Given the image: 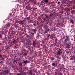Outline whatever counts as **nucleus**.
Returning <instances> with one entry per match:
<instances>
[{
    "mask_svg": "<svg viewBox=\"0 0 75 75\" xmlns=\"http://www.w3.org/2000/svg\"><path fill=\"white\" fill-rule=\"evenodd\" d=\"M73 2L72 1L68 0L67 2V7H69L70 9H72V5Z\"/></svg>",
    "mask_w": 75,
    "mask_h": 75,
    "instance_id": "1",
    "label": "nucleus"
},
{
    "mask_svg": "<svg viewBox=\"0 0 75 75\" xmlns=\"http://www.w3.org/2000/svg\"><path fill=\"white\" fill-rule=\"evenodd\" d=\"M64 40L65 42H69L70 41V39L68 36H66L64 38Z\"/></svg>",
    "mask_w": 75,
    "mask_h": 75,
    "instance_id": "2",
    "label": "nucleus"
},
{
    "mask_svg": "<svg viewBox=\"0 0 75 75\" xmlns=\"http://www.w3.org/2000/svg\"><path fill=\"white\" fill-rule=\"evenodd\" d=\"M17 42H18V41L15 39H13L11 41V43L13 44H17Z\"/></svg>",
    "mask_w": 75,
    "mask_h": 75,
    "instance_id": "3",
    "label": "nucleus"
},
{
    "mask_svg": "<svg viewBox=\"0 0 75 75\" xmlns=\"http://www.w3.org/2000/svg\"><path fill=\"white\" fill-rule=\"evenodd\" d=\"M19 71V72L20 73H22V74H24L25 75V74L24 73H23V69L21 67H20L18 69Z\"/></svg>",
    "mask_w": 75,
    "mask_h": 75,
    "instance_id": "4",
    "label": "nucleus"
},
{
    "mask_svg": "<svg viewBox=\"0 0 75 75\" xmlns=\"http://www.w3.org/2000/svg\"><path fill=\"white\" fill-rule=\"evenodd\" d=\"M38 32L39 33H41V34H42L43 32V30H42V28H40Z\"/></svg>",
    "mask_w": 75,
    "mask_h": 75,
    "instance_id": "5",
    "label": "nucleus"
},
{
    "mask_svg": "<svg viewBox=\"0 0 75 75\" xmlns=\"http://www.w3.org/2000/svg\"><path fill=\"white\" fill-rule=\"evenodd\" d=\"M25 35L26 36V37L27 38H28V39H31V36L29 35H28L27 34V33H25Z\"/></svg>",
    "mask_w": 75,
    "mask_h": 75,
    "instance_id": "6",
    "label": "nucleus"
},
{
    "mask_svg": "<svg viewBox=\"0 0 75 75\" xmlns=\"http://www.w3.org/2000/svg\"><path fill=\"white\" fill-rule=\"evenodd\" d=\"M13 37H14V36H13V34H11V36H9L8 38V39L11 40L13 38Z\"/></svg>",
    "mask_w": 75,
    "mask_h": 75,
    "instance_id": "7",
    "label": "nucleus"
},
{
    "mask_svg": "<svg viewBox=\"0 0 75 75\" xmlns=\"http://www.w3.org/2000/svg\"><path fill=\"white\" fill-rule=\"evenodd\" d=\"M25 21H26V18H24L23 21H21L22 25H24V23H25Z\"/></svg>",
    "mask_w": 75,
    "mask_h": 75,
    "instance_id": "8",
    "label": "nucleus"
},
{
    "mask_svg": "<svg viewBox=\"0 0 75 75\" xmlns=\"http://www.w3.org/2000/svg\"><path fill=\"white\" fill-rule=\"evenodd\" d=\"M58 17L60 20H62L63 18V16L61 14H59L58 15Z\"/></svg>",
    "mask_w": 75,
    "mask_h": 75,
    "instance_id": "9",
    "label": "nucleus"
},
{
    "mask_svg": "<svg viewBox=\"0 0 75 75\" xmlns=\"http://www.w3.org/2000/svg\"><path fill=\"white\" fill-rule=\"evenodd\" d=\"M54 35L53 34H51L50 36V40H53L54 39Z\"/></svg>",
    "mask_w": 75,
    "mask_h": 75,
    "instance_id": "10",
    "label": "nucleus"
},
{
    "mask_svg": "<svg viewBox=\"0 0 75 75\" xmlns=\"http://www.w3.org/2000/svg\"><path fill=\"white\" fill-rule=\"evenodd\" d=\"M9 73V71L8 70H5L4 71V75H6V74H7V75H8Z\"/></svg>",
    "mask_w": 75,
    "mask_h": 75,
    "instance_id": "11",
    "label": "nucleus"
},
{
    "mask_svg": "<svg viewBox=\"0 0 75 75\" xmlns=\"http://www.w3.org/2000/svg\"><path fill=\"white\" fill-rule=\"evenodd\" d=\"M30 36H31V38H32L33 37H34V33H33V32H30Z\"/></svg>",
    "mask_w": 75,
    "mask_h": 75,
    "instance_id": "12",
    "label": "nucleus"
},
{
    "mask_svg": "<svg viewBox=\"0 0 75 75\" xmlns=\"http://www.w3.org/2000/svg\"><path fill=\"white\" fill-rule=\"evenodd\" d=\"M66 45L67 48V49H69V48H70V45L67 43L66 44Z\"/></svg>",
    "mask_w": 75,
    "mask_h": 75,
    "instance_id": "13",
    "label": "nucleus"
},
{
    "mask_svg": "<svg viewBox=\"0 0 75 75\" xmlns=\"http://www.w3.org/2000/svg\"><path fill=\"white\" fill-rule=\"evenodd\" d=\"M37 30L36 29V28L35 29H32V32H33V33L34 34H35L36 33V30Z\"/></svg>",
    "mask_w": 75,
    "mask_h": 75,
    "instance_id": "14",
    "label": "nucleus"
},
{
    "mask_svg": "<svg viewBox=\"0 0 75 75\" xmlns=\"http://www.w3.org/2000/svg\"><path fill=\"white\" fill-rule=\"evenodd\" d=\"M45 16L46 17L45 18H47L48 19V20H49L50 18V17L48 16V15H47V14H45Z\"/></svg>",
    "mask_w": 75,
    "mask_h": 75,
    "instance_id": "15",
    "label": "nucleus"
},
{
    "mask_svg": "<svg viewBox=\"0 0 75 75\" xmlns=\"http://www.w3.org/2000/svg\"><path fill=\"white\" fill-rule=\"evenodd\" d=\"M16 23H19V24H21L22 25V23H21V21H16Z\"/></svg>",
    "mask_w": 75,
    "mask_h": 75,
    "instance_id": "16",
    "label": "nucleus"
},
{
    "mask_svg": "<svg viewBox=\"0 0 75 75\" xmlns=\"http://www.w3.org/2000/svg\"><path fill=\"white\" fill-rule=\"evenodd\" d=\"M50 29H48L47 30H45V32L44 33H48L49 31H50Z\"/></svg>",
    "mask_w": 75,
    "mask_h": 75,
    "instance_id": "17",
    "label": "nucleus"
},
{
    "mask_svg": "<svg viewBox=\"0 0 75 75\" xmlns=\"http://www.w3.org/2000/svg\"><path fill=\"white\" fill-rule=\"evenodd\" d=\"M27 45H28V46H27V47L28 49L29 50H31V46H30L29 43H28Z\"/></svg>",
    "mask_w": 75,
    "mask_h": 75,
    "instance_id": "18",
    "label": "nucleus"
},
{
    "mask_svg": "<svg viewBox=\"0 0 75 75\" xmlns=\"http://www.w3.org/2000/svg\"><path fill=\"white\" fill-rule=\"evenodd\" d=\"M22 6L23 8H27V6H26V5L24 4H22Z\"/></svg>",
    "mask_w": 75,
    "mask_h": 75,
    "instance_id": "19",
    "label": "nucleus"
},
{
    "mask_svg": "<svg viewBox=\"0 0 75 75\" xmlns=\"http://www.w3.org/2000/svg\"><path fill=\"white\" fill-rule=\"evenodd\" d=\"M37 45L36 44V42L35 41H34L33 42V47H35V45Z\"/></svg>",
    "mask_w": 75,
    "mask_h": 75,
    "instance_id": "20",
    "label": "nucleus"
},
{
    "mask_svg": "<svg viewBox=\"0 0 75 75\" xmlns=\"http://www.w3.org/2000/svg\"><path fill=\"white\" fill-rule=\"evenodd\" d=\"M10 23H9L8 24L6 25L5 26V27H6V28H7V27H10Z\"/></svg>",
    "mask_w": 75,
    "mask_h": 75,
    "instance_id": "21",
    "label": "nucleus"
},
{
    "mask_svg": "<svg viewBox=\"0 0 75 75\" xmlns=\"http://www.w3.org/2000/svg\"><path fill=\"white\" fill-rule=\"evenodd\" d=\"M61 53H61V52H59L58 51L56 52V54L57 55H61Z\"/></svg>",
    "mask_w": 75,
    "mask_h": 75,
    "instance_id": "22",
    "label": "nucleus"
},
{
    "mask_svg": "<svg viewBox=\"0 0 75 75\" xmlns=\"http://www.w3.org/2000/svg\"><path fill=\"white\" fill-rule=\"evenodd\" d=\"M33 3L35 4H36V5H37L38 4L36 0H34L33 2Z\"/></svg>",
    "mask_w": 75,
    "mask_h": 75,
    "instance_id": "23",
    "label": "nucleus"
},
{
    "mask_svg": "<svg viewBox=\"0 0 75 75\" xmlns=\"http://www.w3.org/2000/svg\"><path fill=\"white\" fill-rule=\"evenodd\" d=\"M44 28L45 29V30H48V26H45L44 27Z\"/></svg>",
    "mask_w": 75,
    "mask_h": 75,
    "instance_id": "24",
    "label": "nucleus"
},
{
    "mask_svg": "<svg viewBox=\"0 0 75 75\" xmlns=\"http://www.w3.org/2000/svg\"><path fill=\"white\" fill-rule=\"evenodd\" d=\"M71 1H72L73 2V5L74 6V5L75 4V0H71Z\"/></svg>",
    "mask_w": 75,
    "mask_h": 75,
    "instance_id": "25",
    "label": "nucleus"
},
{
    "mask_svg": "<svg viewBox=\"0 0 75 75\" xmlns=\"http://www.w3.org/2000/svg\"><path fill=\"white\" fill-rule=\"evenodd\" d=\"M58 52H61V53H62V49H59V50H58Z\"/></svg>",
    "mask_w": 75,
    "mask_h": 75,
    "instance_id": "26",
    "label": "nucleus"
},
{
    "mask_svg": "<svg viewBox=\"0 0 75 75\" xmlns=\"http://www.w3.org/2000/svg\"><path fill=\"white\" fill-rule=\"evenodd\" d=\"M70 21L71 23L72 24H74V20H73V19H71L70 20Z\"/></svg>",
    "mask_w": 75,
    "mask_h": 75,
    "instance_id": "27",
    "label": "nucleus"
},
{
    "mask_svg": "<svg viewBox=\"0 0 75 75\" xmlns=\"http://www.w3.org/2000/svg\"><path fill=\"white\" fill-rule=\"evenodd\" d=\"M32 72H33V70H30L29 73H30V74L31 75H33V73H32Z\"/></svg>",
    "mask_w": 75,
    "mask_h": 75,
    "instance_id": "28",
    "label": "nucleus"
},
{
    "mask_svg": "<svg viewBox=\"0 0 75 75\" xmlns=\"http://www.w3.org/2000/svg\"><path fill=\"white\" fill-rule=\"evenodd\" d=\"M24 69H25L26 71H28V68L26 67H24Z\"/></svg>",
    "mask_w": 75,
    "mask_h": 75,
    "instance_id": "29",
    "label": "nucleus"
},
{
    "mask_svg": "<svg viewBox=\"0 0 75 75\" xmlns=\"http://www.w3.org/2000/svg\"><path fill=\"white\" fill-rule=\"evenodd\" d=\"M30 23H34V20H30Z\"/></svg>",
    "mask_w": 75,
    "mask_h": 75,
    "instance_id": "30",
    "label": "nucleus"
},
{
    "mask_svg": "<svg viewBox=\"0 0 75 75\" xmlns=\"http://www.w3.org/2000/svg\"><path fill=\"white\" fill-rule=\"evenodd\" d=\"M23 62L25 64H26L27 63V62H28L27 60H23Z\"/></svg>",
    "mask_w": 75,
    "mask_h": 75,
    "instance_id": "31",
    "label": "nucleus"
},
{
    "mask_svg": "<svg viewBox=\"0 0 75 75\" xmlns=\"http://www.w3.org/2000/svg\"><path fill=\"white\" fill-rule=\"evenodd\" d=\"M22 51L23 52H26V50L24 49H23L22 50Z\"/></svg>",
    "mask_w": 75,
    "mask_h": 75,
    "instance_id": "32",
    "label": "nucleus"
},
{
    "mask_svg": "<svg viewBox=\"0 0 75 75\" xmlns=\"http://www.w3.org/2000/svg\"><path fill=\"white\" fill-rule=\"evenodd\" d=\"M60 70H61V69H64V70H65V68H62V67H60V69H59Z\"/></svg>",
    "mask_w": 75,
    "mask_h": 75,
    "instance_id": "33",
    "label": "nucleus"
},
{
    "mask_svg": "<svg viewBox=\"0 0 75 75\" xmlns=\"http://www.w3.org/2000/svg\"><path fill=\"white\" fill-rule=\"evenodd\" d=\"M23 56H27V53H24L23 54Z\"/></svg>",
    "mask_w": 75,
    "mask_h": 75,
    "instance_id": "34",
    "label": "nucleus"
},
{
    "mask_svg": "<svg viewBox=\"0 0 75 75\" xmlns=\"http://www.w3.org/2000/svg\"><path fill=\"white\" fill-rule=\"evenodd\" d=\"M26 19H27V20H30V17H27V18H26Z\"/></svg>",
    "mask_w": 75,
    "mask_h": 75,
    "instance_id": "35",
    "label": "nucleus"
},
{
    "mask_svg": "<svg viewBox=\"0 0 75 75\" xmlns=\"http://www.w3.org/2000/svg\"><path fill=\"white\" fill-rule=\"evenodd\" d=\"M44 1L45 2V3H47L48 2V0H44Z\"/></svg>",
    "mask_w": 75,
    "mask_h": 75,
    "instance_id": "36",
    "label": "nucleus"
},
{
    "mask_svg": "<svg viewBox=\"0 0 75 75\" xmlns=\"http://www.w3.org/2000/svg\"><path fill=\"white\" fill-rule=\"evenodd\" d=\"M0 58H1V59H3V55H0Z\"/></svg>",
    "mask_w": 75,
    "mask_h": 75,
    "instance_id": "37",
    "label": "nucleus"
},
{
    "mask_svg": "<svg viewBox=\"0 0 75 75\" xmlns=\"http://www.w3.org/2000/svg\"><path fill=\"white\" fill-rule=\"evenodd\" d=\"M47 37H50V36L51 35H50V34H47Z\"/></svg>",
    "mask_w": 75,
    "mask_h": 75,
    "instance_id": "38",
    "label": "nucleus"
},
{
    "mask_svg": "<svg viewBox=\"0 0 75 75\" xmlns=\"http://www.w3.org/2000/svg\"><path fill=\"white\" fill-rule=\"evenodd\" d=\"M4 40H7V37L5 36L4 38Z\"/></svg>",
    "mask_w": 75,
    "mask_h": 75,
    "instance_id": "39",
    "label": "nucleus"
},
{
    "mask_svg": "<svg viewBox=\"0 0 75 75\" xmlns=\"http://www.w3.org/2000/svg\"><path fill=\"white\" fill-rule=\"evenodd\" d=\"M28 4V2H26L25 3V5L26 6L28 7V6L27 5V4Z\"/></svg>",
    "mask_w": 75,
    "mask_h": 75,
    "instance_id": "40",
    "label": "nucleus"
},
{
    "mask_svg": "<svg viewBox=\"0 0 75 75\" xmlns=\"http://www.w3.org/2000/svg\"><path fill=\"white\" fill-rule=\"evenodd\" d=\"M50 16L51 17H52V16L54 15V13L50 14Z\"/></svg>",
    "mask_w": 75,
    "mask_h": 75,
    "instance_id": "41",
    "label": "nucleus"
},
{
    "mask_svg": "<svg viewBox=\"0 0 75 75\" xmlns=\"http://www.w3.org/2000/svg\"><path fill=\"white\" fill-rule=\"evenodd\" d=\"M19 66H22V63L21 62L19 63Z\"/></svg>",
    "mask_w": 75,
    "mask_h": 75,
    "instance_id": "42",
    "label": "nucleus"
},
{
    "mask_svg": "<svg viewBox=\"0 0 75 75\" xmlns=\"http://www.w3.org/2000/svg\"><path fill=\"white\" fill-rule=\"evenodd\" d=\"M33 25H34V26H36V25H37V23H36L35 22L33 24Z\"/></svg>",
    "mask_w": 75,
    "mask_h": 75,
    "instance_id": "43",
    "label": "nucleus"
},
{
    "mask_svg": "<svg viewBox=\"0 0 75 75\" xmlns=\"http://www.w3.org/2000/svg\"><path fill=\"white\" fill-rule=\"evenodd\" d=\"M41 5H42V6H43V4H44V2H43V1H41Z\"/></svg>",
    "mask_w": 75,
    "mask_h": 75,
    "instance_id": "44",
    "label": "nucleus"
},
{
    "mask_svg": "<svg viewBox=\"0 0 75 75\" xmlns=\"http://www.w3.org/2000/svg\"><path fill=\"white\" fill-rule=\"evenodd\" d=\"M52 66H55V63H52Z\"/></svg>",
    "mask_w": 75,
    "mask_h": 75,
    "instance_id": "45",
    "label": "nucleus"
},
{
    "mask_svg": "<svg viewBox=\"0 0 75 75\" xmlns=\"http://www.w3.org/2000/svg\"><path fill=\"white\" fill-rule=\"evenodd\" d=\"M70 10H71V9H70V8H69H69H67V11H70Z\"/></svg>",
    "mask_w": 75,
    "mask_h": 75,
    "instance_id": "46",
    "label": "nucleus"
},
{
    "mask_svg": "<svg viewBox=\"0 0 75 75\" xmlns=\"http://www.w3.org/2000/svg\"><path fill=\"white\" fill-rule=\"evenodd\" d=\"M57 40H58V39H56V40H55V42L56 43V44H57Z\"/></svg>",
    "mask_w": 75,
    "mask_h": 75,
    "instance_id": "47",
    "label": "nucleus"
},
{
    "mask_svg": "<svg viewBox=\"0 0 75 75\" xmlns=\"http://www.w3.org/2000/svg\"><path fill=\"white\" fill-rule=\"evenodd\" d=\"M3 37V36L2 35H0V38L2 39V38Z\"/></svg>",
    "mask_w": 75,
    "mask_h": 75,
    "instance_id": "48",
    "label": "nucleus"
},
{
    "mask_svg": "<svg viewBox=\"0 0 75 75\" xmlns=\"http://www.w3.org/2000/svg\"><path fill=\"white\" fill-rule=\"evenodd\" d=\"M54 57H52L51 59V60L52 61H53V60H54Z\"/></svg>",
    "mask_w": 75,
    "mask_h": 75,
    "instance_id": "49",
    "label": "nucleus"
},
{
    "mask_svg": "<svg viewBox=\"0 0 75 75\" xmlns=\"http://www.w3.org/2000/svg\"><path fill=\"white\" fill-rule=\"evenodd\" d=\"M36 38H37V39H38V38H39V36L38 35L37 36H36Z\"/></svg>",
    "mask_w": 75,
    "mask_h": 75,
    "instance_id": "50",
    "label": "nucleus"
},
{
    "mask_svg": "<svg viewBox=\"0 0 75 75\" xmlns=\"http://www.w3.org/2000/svg\"><path fill=\"white\" fill-rule=\"evenodd\" d=\"M30 1L32 3H33V2H34V0H30Z\"/></svg>",
    "mask_w": 75,
    "mask_h": 75,
    "instance_id": "51",
    "label": "nucleus"
},
{
    "mask_svg": "<svg viewBox=\"0 0 75 75\" xmlns=\"http://www.w3.org/2000/svg\"><path fill=\"white\" fill-rule=\"evenodd\" d=\"M30 27H33V25H32L30 24V25H29Z\"/></svg>",
    "mask_w": 75,
    "mask_h": 75,
    "instance_id": "52",
    "label": "nucleus"
},
{
    "mask_svg": "<svg viewBox=\"0 0 75 75\" xmlns=\"http://www.w3.org/2000/svg\"><path fill=\"white\" fill-rule=\"evenodd\" d=\"M58 75H62V73H59Z\"/></svg>",
    "mask_w": 75,
    "mask_h": 75,
    "instance_id": "53",
    "label": "nucleus"
},
{
    "mask_svg": "<svg viewBox=\"0 0 75 75\" xmlns=\"http://www.w3.org/2000/svg\"><path fill=\"white\" fill-rule=\"evenodd\" d=\"M55 74L56 75H57L58 74V72L56 71L55 73Z\"/></svg>",
    "mask_w": 75,
    "mask_h": 75,
    "instance_id": "54",
    "label": "nucleus"
},
{
    "mask_svg": "<svg viewBox=\"0 0 75 75\" xmlns=\"http://www.w3.org/2000/svg\"><path fill=\"white\" fill-rule=\"evenodd\" d=\"M14 27H15V28H17V25H14Z\"/></svg>",
    "mask_w": 75,
    "mask_h": 75,
    "instance_id": "55",
    "label": "nucleus"
},
{
    "mask_svg": "<svg viewBox=\"0 0 75 75\" xmlns=\"http://www.w3.org/2000/svg\"><path fill=\"white\" fill-rule=\"evenodd\" d=\"M27 6L28 7H30V5L29 4H28Z\"/></svg>",
    "mask_w": 75,
    "mask_h": 75,
    "instance_id": "56",
    "label": "nucleus"
},
{
    "mask_svg": "<svg viewBox=\"0 0 75 75\" xmlns=\"http://www.w3.org/2000/svg\"><path fill=\"white\" fill-rule=\"evenodd\" d=\"M13 62L15 63L16 62V60H14L13 61Z\"/></svg>",
    "mask_w": 75,
    "mask_h": 75,
    "instance_id": "57",
    "label": "nucleus"
},
{
    "mask_svg": "<svg viewBox=\"0 0 75 75\" xmlns=\"http://www.w3.org/2000/svg\"><path fill=\"white\" fill-rule=\"evenodd\" d=\"M33 11H35V8H33Z\"/></svg>",
    "mask_w": 75,
    "mask_h": 75,
    "instance_id": "58",
    "label": "nucleus"
},
{
    "mask_svg": "<svg viewBox=\"0 0 75 75\" xmlns=\"http://www.w3.org/2000/svg\"><path fill=\"white\" fill-rule=\"evenodd\" d=\"M21 75V73H18V74L17 75Z\"/></svg>",
    "mask_w": 75,
    "mask_h": 75,
    "instance_id": "59",
    "label": "nucleus"
},
{
    "mask_svg": "<svg viewBox=\"0 0 75 75\" xmlns=\"http://www.w3.org/2000/svg\"><path fill=\"white\" fill-rule=\"evenodd\" d=\"M25 41H26V42H28V41L26 40Z\"/></svg>",
    "mask_w": 75,
    "mask_h": 75,
    "instance_id": "60",
    "label": "nucleus"
},
{
    "mask_svg": "<svg viewBox=\"0 0 75 75\" xmlns=\"http://www.w3.org/2000/svg\"><path fill=\"white\" fill-rule=\"evenodd\" d=\"M47 75H50V73H47Z\"/></svg>",
    "mask_w": 75,
    "mask_h": 75,
    "instance_id": "61",
    "label": "nucleus"
},
{
    "mask_svg": "<svg viewBox=\"0 0 75 75\" xmlns=\"http://www.w3.org/2000/svg\"><path fill=\"white\" fill-rule=\"evenodd\" d=\"M37 24H38L39 23V22H38V21H37Z\"/></svg>",
    "mask_w": 75,
    "mask_h": 75,
    "instance_id": "62",
    "label": "nucleus"
},
{
    "mask_svg": "<svg viewBox=\"0 0 75 75\" xmlns=\"http://www.w3.org/2000/svg\"><path fill=\"white\" fill-rule=\"evenodd\" d=\"M0 63H3V62L2 61H1L0 62Z\"/></svg>",
    "mask_w": 75,
    "mask_h": 75,
    "instance_id": "63",
    "label": "nucleus"
},
{
    "mask_svg": "<svg viewBox=\"0 0 75 75\" xmlns=\"http://www.w3.org/2000/svg\"><path fill=\"white\" fill-rule=\"evenodd\" d=\"M74 54H75V50H74Z\"/></svg>",
    "mask_w": 75,
    "mask_h": 75,
    "instance_id": "64",
    "label": "nucleus"
}]
</instances>
